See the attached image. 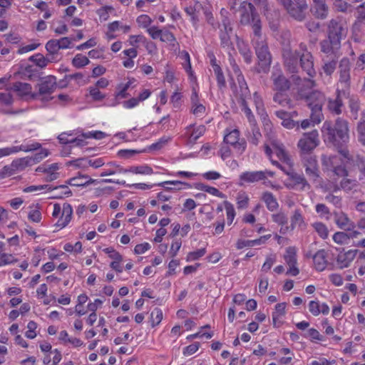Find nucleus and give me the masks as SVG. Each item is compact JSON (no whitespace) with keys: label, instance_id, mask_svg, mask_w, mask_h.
Masks as SVG:
<instances>
[{"label":"nucleus","instance_id":"1","mask_svg":"<svg viewBox=\"0 0 365 365\" xmlns=\"http://www.w3.org/2000/svg\"><path fill=\"white\" fill-rule=\"evenodd\" d=\"M321 131L324 141L336 148H341L349 140V122L341 117L336 118L334 122L325 120Z\"/></svg>","mask_w":365,"mask_h":365},{"label":"nucleus","instance_id":"2","mask_svg":"<svg viewBox=\"0 0 365 365\" xmlns=\"http://www.w3.org/2000/svg\"><path fill=\"white\" fill-rule=\"evenodd\" d=\"M300 98H304L311 110V118L314 123H319L324 119L322 107L325 102V96L319 91H314L309 94L303 96L299 94Z\"/></svg>","mask_w":365,"mask_h":365},{"label":"nucleus","instance_id":"3","mask_svg":"<svg viewBox=\"0 0 365 365\" xmlns=\"http://www.w3.org/2000/svg\"><path fill=\"white\" fill-rule=\"evenodd\" d=\"M252 45L255 50V53L258 58V67L257 71L258 73H267L270 67L272 57L269 51L268 45L266 38H257Z\"/></svg>","mask_w":365,"mask_h":365},{"label":"nucleus","instance_id":"4","mask_svg":"<svg viewBox=\"0 0 365 365\" xmlns=\"http://www.w3.org/2000/svg\"><path fill=\"white\" fill-rule=\"evenodd\" d=\"M57 87L56 78L53 76H47L42 78L36 85L37 92L31 94L33 98H38L42 101H49L53 99L51 95Z\"/></svg>","mask_w":365,"mask_h":365},{"label":"nucleus","instance_id":"5","mask_svg":"<svg viewBox=\"0 0 365 365\" xmlns=\"http://www.w3.org/2000/svg\"><path fill=\"white\" fill-rule=\"evenodd\" d=\"M351 61L347 57L342 58L339 62V87L340 89H345L346 91H349L351 86Z\"/></svg>","mask_w":365,"mask_h":365},{"label":"nucleus","instance_id":"6","mask_svg":"<svg viewBox=\"0 0 365 365\" xmlns=\"http://www.w3.org/2000/svg\"><path fill=\"white\" fill-rule=\"evenodd\" d=\"M319 133L317 130L304 133L297 144L301 156L312 155L311 152L319 145Z\"/></svg>","mask_w":365,"mask_h":365},{"label":"nucleus","instance_id":"7","mask_svg":"<svg viewBox=\"0 0 365 365\" xmlns=\"http://www.w3.org/2000/svg\"><path fill=\"white\" fill-rule=\"evenodd\" d=\"M61 212V216L55 224V226L59 228L65 227L71 221L73 214V209L70 204L64 203L63 207L59 204H55L52 215L57 217Z\"/></svg>","mask_w":365,"mask_h":365},{"label":"nucleus","instance_id":"8","mask_svg":"<svg viewBox=\"0 0 365 365\" xmlns=\"http://www.w3.org/2000/svg\"><path fill=\"white\" fill-rule=\"evenodd\" d=\"M305 172L310 180L314 182L320 178L319 170L317 165V158L314 155H304L301 156Z\"/></svg>","mask_w":365,"mask_h":365},{"label":"nucleus","instance_id":"9","mask_svg":"<svg viewBox=\"0 0 365 365\" xmlns=\"http://www.w3.org/2000/svg\"><path fill=\"white\" fill-rule=\"evenodd\" d=\"M272 90L279 91H288L291 88V81L285 77L282 71L274 68L271 75Z\"/></svg>","mask_w":365,"mask_h":365},{"label":"nucleus","instance_id":"10","mask_svg":"<svg viewBox=\"0 0 365 365\" xmlns=\"http://www.w3.org/2000/svg\"><path fill=\"white\" fill-rule=\"evenodd\" d=\"M349 91L345 89H340L338 87L336 90V98L334 99L329 98L327 101V109L333 115H339L342 113V108L344 103L341 99V96H348Z\"/></svg>","mask_w":365,"mask_h":365},{"label":"nucleus","instance_id":"11","mask_svg":"<svg viewBox=\"0 0 365 365\" xmlns=\"http://www.w3.org/2000/svg\"><path fill=\"white\" fill-rule=\"evenodd\" d=\"M238 12L241 18L240 23L260 22L258 15L255 13L254 6L250 2L244 1L241 4Z\"/></svg>","mask_w":365,"mask_h":365},{"label":"nucleus","instance_id":"12","mask_svg":"<svg viewBox=\"0 0 365 365\" xmlns=\"http://www.w3.org/2000/svg\"><path fill=\"white\" fill-rule=\"evenodd\" d=\"M268 141L269 143L272 146L274 153L277 157L283 163L291 165L292 160L286 151L284 146L282 143H281L274 136L272 135H268Z\"/></svg>","mask_w":365,"mask_h":365},{"label":"nucleus","instance_id":"13","mask_svg":"<svg viewBox=\"0 0 365 365\" xmlns=\"http://www.w3.org/2000/svg\"><path fill=\"white\" fill-rule=\"evenodd\" d=\"M284 259L287 264L289 266V269L287 274L292 276H297L299 273V269L297 267V249L294 247H289L286 249L285 254L284 255Z\"/></svg>","mask_w":365,"mask_h":365},{"label":"nucleus","instance_id":"14","mask_svg":"<svg viewBox=\"0 0 365 365\" xmlns=\"http://www.w3.org/2000/svg\"><path fill=\"white\" fill-rule=\"evenodd\" d=\"M339 57L340 56L336 55H325L323 56L320 74L324 73L326 76L331 77L336 71Z\"/></svg>","mask_w":365,"mask_h":365},{"label":"nucleus","instance_id":"15","mask_svg":"<svg viewBox=\"0 0 365 365\" xmlns=\"http://www.w3.org/2000/svg\"><path fill=\"white\" fill-rule=\"evenodd\" d=\"M274 175V173L270 170L245 172L240 175V179L248 183H253L266 180L267 176L273 177Z\"/></svg>","mask_w":365,"mask_h":365},{"label":"nucleus","instance_id":"16","mask_svg":"<svg viewBox=\"0 0 365 365\" xmlns=\"http://www.w3.org/2000/svg\"><path fill=\"white\" fill-rule=\"evenodd\" d=\"M332 215L334 216V222L339 229L351 231L355 227L354 222L344 212L334 211Z\"/></svg>","mask_w":365,"mask_h":365},{"label":"nucleus","instance_id":"17","mask_svg":"<svg viewBox=\"0 0 365 365\" xmlns=\"http://www.w3.org/2000/svg\"><path fill=\"white\" fill-rule=\"evenodd\" d=\"M224 142L230 144L235 149L243 152L246 148V142L244 140L240 141V131L234 129L224 137Z\"/></svg>","mask_w":365,"mask_h":365},{"label":"nucleus","instance_id":"18","mask_svg":"<svg viewBox=\"0 0 365 365\" xmlns=\"http://www.w3.org/2000/svg\"><path fill=\"white\" fill-rule=\"evenodd\" d=\"M347 34V28L342 24H329L328 29V38L331 41L341 43V39L345 38Z\"/></svg>","mask_w":365,"mask_h":365},{"label":"nucleus","instance_id":"19","mask_svg":"<svg viewBox=\"0 0 365 365\" xmlns=\"http://www.w3.org/2000/svg\"><path fill=\"white\" fill-rule=\"evenodd\" d=\"M300 64L303 71L309 77H314L316 75L314 68V57L310 52L307 51L300 56Z\"/></svg>","mask_w":365,"mask_h":365},{"label":"nucleus","instance_id":"20","mask_svg":"<svg viewBox=\"0 0 365 365\" xmlns=\"http://www.w3.org/2000/svg\"><path fill=\"white\" fill-rule=\"evenodd\" d=\"M41 147V144L38 143H34L30 145H21L20 146H14L11 148H0V158L9 155L12 153H17L19 151H32L38 150Z\"/></svg>","mask_w":365,"mask_h":365},{"label":"nucleus","instance_id":"21","mask_svg":"<svg viewBox=\"0 0 365 365\" xmlns=\"http://www.w3.org/2000/svg\"><path fill=\"white\" fill-rule=\"evenodd\" d=\"M296 4H293L288 9V14L294 18V20L301 21L305 16V11L307 9L306 0L304 1H295Z\"/></svg>","mask_w":365,"mask_h":365},{"label":"nucleus","instance_id":"22","mask_svg":"<svg viewBox=\"0 0 365 365\" xmlns=\"http://www.w3.org/2000/svg\"><path fill=\"white\" fill-rule=\"evenodd\" d=\"M340 48L341 43L335 41V40L332 41L331 39L328 38L320 42L321 51L325 55L341 56V53L339 51Z\"/></svg>","mask_w":365,"mask_h":365},{"label":"nucleus","instance_id":"23","mask_svg":"<svg viewBox=\"0 0 365 365\" xmlns=\"http://www.w3.org/2000/svg\"><path fill=\"white\" fill-rule=\"evenodd\" d=\"M220 29L222 43L227 46L232 45L231 39L234 37L237 38V35L234 34L231 24H220Z\"/></svg>","mask_w":365,"mask_h":365},{"label":"nucleus","instance_id":"24","mask_svg":"<svg viewBox=\"0 0 365 365\" xmlns=\"http://www.w3.org/2000/svg\"><path fill=\"white\" fill-rule=\"evenodd\" d=\"M287 174L289 175V178L293 182L294 187H296L301 191L310 189L311 186L303 175L298 174L297 173Z\"/></svg>","mask_w":365,"mask_h":365},{"label":"nucleus","instance_id":"25","mask_svg":"<svg viewBox=\"0 0 365 365\" xmlns=\"http://www.w3.org/2000/svg\"><path fill=\"white\" fill-rule=\"evenodd\" d=\"M357 250H350L346 252H341L338 255L336 262L339 267L342 269L349 266L350 263L356 257Z\"/></svg>","mask_w":365,"mask_h":365},{"label":"nucleus","instance_id":"26","mask_svg":"<svg viewBox=\"0 0 365 365\" xmlns=\"http://www.w3.org/2000/svg\"><path fill=\"white\" fill-rule=\"evenodd\" d=\"M313 261L314 267L318 271H323L325 269L327 260V252L324 250H320L313 255Z\"/></svg>","mask_w":365,"mask_h":365},{"label":"nucleus","instance_id":"27","mask_svg":"<svg viewBox=\"0 0 365 365\" xmlns=\"http://www.w3.org/2000/svg\"><path fill=\"white\" fill-rule=\"evenodd\" d=\"M285 66L290 73H295L297 71V58L291 51L285 50L283 53Z\"/></svg>","mask_w":365,"mask_h":365},{"label":"nucleus","instance_id":"28","mask_svg":"<svg viewBox=\"0 0 365 365\" xmlns=\"http://www.w3.org/2000/svg\"><path fill=\"white\" fill-rule=\"evenodd\" d=\"M274 91L275 93L273 96L274 102L278 103L282 107L291 108L292 106V102L287 93V91Z\"/></svg>","mask_w":365,"mask_h":365},{"label":"nucleus","instance_id":"29","mask_svg":"<svg viewBox=\"0 0 365 365\" xmlns=\"http://www.w3.org/2000/svg\"><path fill=\"white\" fill-rule=\"evenodd\" d=\"M275 115L282 120V125L286 128L291 129L298 125V122L292 120L291 118V114L288 112L280 110L276 111Z\"/></svg>","mask_w":365,"mask_h":365},{"label":"nucleus","instance_id":"30","mask_svg":"<svg viewBox=\"0 0 365 365\" xmlns=\"http://www.w3.org/2000/svg\"><path fill=\"white\" fill-rule=\"evenodd\" d=\"M245 135L248 141L255 145H257L259 144L262 138V134L257 125L248 127Z\"/></svg>","mask_w":365,"mask_h":365},{"label":"nucleus","instance_id":"31","mask_svg":"<svg viewBox=\"0 0 365 365\" xmlns=\"http://www.w3.org/2000/svg\"><path fill=\"white\" fill-rule=\"evenodd\" d=\"M211 65L212 66L215 75L216 76L218 87L220 89L225 88L226 81L220 66L216 63L215 58L211 59Z\"/></svg>","mask_w":365,"mask_h":365},{"label":"nucleus","instance_id":"32","mask_svg":"<svg viewBox=\"0 0 365 365\" xmlns=\"http://www.w3.org/2000/svg\"><path fill=\"white\" fill-rule=\"evenodd\" d=\"M96 180L90 178L86 175H79L77 177L72 178L67 181V184L72 186L82 187L93 183Z\"/></svg>","mask_w":365,"mask_h":365},{"label":"nucleus","instance_id":"33","mask_svg":"<svg viewBox=\"0 0 365 365\" xmlns=\"http://www.w3.org/2000/svg\"><path fill=\"white\" fill-rule=\"evenodd\" d=\"M262 200L266 204L267 208L271 211L274 212L277 210L279 207V204L277 201V199L273 195V194L270 192H264L262 194Z\"/></svg>","mask_w":365,"mask_h":365},{"label":"nucleus","instance_id":"34","mask_svg":"<svg viewBox=\"0 0 365 365\" xmlns=\"http://www.w3.org/2000/svg\"><path fill=\"white\" fill-rule=\"evenodd\" d=\"M186 14L190 16V20L193 21H199V15L202 11V5L199 2H195L194 5H190L185 9Z\"/></svg>","mask_w":365,"mask_h":365},{"label":"nucleus","instance_id":"35","mask_svg":"<svg viewBox=\"0 0 365 365\" xmlns=\"http://www.w3.org/2000/svg\"><path fill=\"white\" fill-rule=\"evenodd\" d=\"M237 81L240 86V93L238 99L250 98L251 93L243 75L237 76Z\"/></svg>","mask_w":365,"mask_h":365},{"label":"nucleus","instance_id":"36","mask_svg":"<svg viewBox=\"0 0 365 365\" xmlns=\"http://www.w3.org/2000/svg\"><path fill=\"white\" fill-rule=\"evenodd\" d=\"M29 60L41 68L46 67L48 62L57 61L53 56H52V59H49L48 56H43L41 53H36L31 56Z\"/></svg>","mask_w":365,"mask_h":365},{"label":"nucleus","instance_id":"37","mask_svg":"<svg viewBox=\"0 0 365 365\" xmlns=\"http://www.w3.org/2000/svg\"><path fill=\"white\" fill-rule=\"evenodd\" d=\"M12 89L16 91L19 96H25L31 93V86L26 83L16 82L12 86Z\"/></svg>","mask_w":365,"mask_h":365},{"label":"nucleus","instance_id":"38","mask_svg":"<svg viewBox=\"0 0 365 365\" xmlns=\"http://www.w3.org/2000/svg\"><path fill=\"white\" fill-rule=\"evenodd\" d=\"M32 159L29 157L18 158L13 160L12 164L15 172L24 170L26 167L31 165Z\"/></svg>","mask_w":365,"mask_h":365},{"label":"nucleus","instance_id":"39","mask_svg":"<svg viewBox=\"0 0 365 365\" xmlns=\"http://www.w3.org/2000/svg\"><path fill=\"white\" fill-rule=\"evenodd\" d=\"M358 181L353 179L343 178L340 181V187L344 191L349 192L353 190H356L358 187Z\"/></svg>","mask_w":365,"mask_h":365},{"label":"nucleus","instance_id":"40","mask_svg":"<svg viewBox=\"0 0 365 365\" xmlns=\"http://www.w3.org/2000/svg\"><path fill=\"white\" fill-rule=\"evenodd\" d=\"M355 165L359 170V181L365 183V158L357 156L355 160Z\"/></svg>","mask_w":365,"mask_h":365},{"label":"nucleus","instance_id":"41","mask_svg":"<svg viewBox=\"0 0 365 365\" xmlns=\"http://www.w3.org/2000/svg\"><path fill=\"white\" fill-rule=\"evenodd\" d=\"M312 11L315 17L324 19L327 16L329 10L327 4H324L322 6H313Z\"/></svg>","mask_w":365,"mask_h":365},{"label":"nucleus","instance_id":"42","mask_svg":"<svg viewBox=\"0 0 365 365\" xmlns=\"http://www.w3.org/2000/svg\"><path fill=\"white\" fill-rule=\"evenodd\" d=\"M349 107L354 119H357L358 113L360 109V103L358 98L351 96L349 98Z\"/></svg>","mask_w":365,"mask_h":365},{"label":"nucleus","instance_id":"43","mask_svg":"<svg viewBox=\"0 0 365 365\" xmlns=\"http://www.w3.org/2000/svg\"><path fill=\"white\" fill-rule=\"evenodd\" d=\"M286 303H279L275 306V310L272 313V321L275 325L277 321L285 314Z\"/></svg>","mask_w":365,"mask_h":365},{"label":"nucleus","instance_id":"44","mask_svg":"<svg viewBox=\"0 0 365 365\" xmlns=\"http://www.w3.org/2000/svg\"><path fill=\"white\" fill-rule=\"evenodd\" d=\"M56 190H50L49 191H57L58 190H62V192H56L54 193V195L51 197L52 198H62L63 196L68 197L71 195L72 192L71 190L68 188L67 185H61L59 186L55 187Z\"/></svg>","mask_w":365,"mask_h":365},{"label":"nucleus","instance_id":"45","mask_svg":"<svg viewBox=\"0 0 365 365\" xmlns=\"http://www.w3.org/2000/svg\"><path fill=\"white\" fill-rule=\"evenodd\" d=\"M316 212L319 214V217L326 220H329L331 217L330 210L329 207L323 203H319L316 205Z\"/></svg>","mask_w":365,"mask_h":365},{"label":"nucleus","instance_id":"46","mask_svg":"<svg viewBox=\"0 0 365 365\" xmlns=\"http://www.w3.org/2000/svg\"><path fill=\"white\" fill-rule=\"evenodd\" d=\"M46 48L49 53L52 55L56 59V57L55 55L58 54L60 47L58 45V41L57 39H51L47 42L46 44Z\"/></svg>","mask_w":365,"mask_h":365},{"label":"nucleus","instance_id":"47","mask_svg":"<svg viewBox=\"0 0 365 365\" xmlns=\"http://www.w3.org/2000/svg\"><path fill=\"white\" fill-rule=\"evenodd\" d=\"M312 227L318 235L322 238L326 239L329 235L327 227L322 222H314Z\"/></svg>","mask_w":365,"mask_h":365},{"label":"nucleus","instance_id":"48","mask_svg":"<svg viewBox=\"0 0 365 365\" xmlns=\"http://www.w3.org/2000/svg\"><path fill=\"white\" fill-rule=\"evenodd\" d=\"M89 63V59L81 53L76 55L72 61V63L76 68H82L88 65Z\"/></svg>","mask_w":365,"mask_h":365},{"label":"nucleus","instance_id":"49","mask_svg":"<svg viewBox=\"0 0 365 365\" xmlns=\"http://www.w3.org/2000/svg\"><path fill=\"white\" fill-rule=\"evenodd\" d=\"M253 101H254V103L255 105L257 113L259 115L263 116L264 114V111H265L264 108L263 101L257 92H255L253 94Z\"/></svg>","mask_w":365,"mask_h":365},{"label":"nucleus","instance_id":"50","mask_svg":"<svg viewBox=\"0 0 365 365\" xmlns=\"http://www.w3.org/2000/svg\"><path fill=\"white\" fill-rule=\"evenodd\" d=\"M163 319V312L159 308L154 309L150 314V321L153 327L160 324Z\"/></svg>","mask_w":365,"mask_h":365},{"label":"nucleus","instance_id":"51","mask_svg":"<svg viewBox=\"0 0 365 365\" xmlns=\"http://www.w3.org/2000/svg\"><path fill=\"white\" fill-rule=\"evenodd\" d=\"M249 197L245 192H240L237 197V204L238 209H245L248 206Z\"/></svg>","mask_w":365,"mask_h":365},{"label":"nucleus","instance_id":"52","mask_svg":"<svg viewBox=\"0 0 365 365\" xmlns=\"http://www.w3.org/2000/svg\"><path fill=\"white\" fill-rule=\"evenodd\" d=\"M225 207L227 212V223L232 224L235 216V211L233 205L227 201L225 202Z\"/></svg>","mask_w":365,"mask_h":365},{"label":"nucleus","instance_id":"53","mask_svg":"<svg viewBox=\"0 0 365 365\" xmlns=\"http://www.w3.org/2000/svg\"><path fill=\"white\" fill-rule=\"evenodd\" d=\"M56 190V187H52L51 185H31L29 187H25L23 191L24 192H36V191H41L43 190Z\"/></svg>","mask_w":365,"mask_h":365},{"label":"nucleus","instance_id":"54","mask_svg":"<svg viewBox=\"0 0 365 365\" xmlns=\"http://www.w3.org/2000/svg\"><path fill=\"white\" fill-rule=\"evenodd\" d=\"M66 80L69 81L75 80L78 84H86L85 76L82 73H76L73 74L67 75L65 77Z\"/></svg>","mask_w":365,"mask_h":365},{"label":"nucleus","instance_id":"55","mask_svg":"<svg viewBox=\"0 0 365 365\" xmlns=\"http://www.w3.org/2000/svg\"><path fill=\"white\" fill-rule=\"evenodd\" d=\"M291 222L292 226H301L304 224V218L301 212L299 210H296L291 218Z\"/></svg>","mask_w":365,"mask_h":365},{"label":"nucleus","instance_id":"56","mask_svg":"<svg viewBox=\"0 0 365 365\" xmlns=\"http://www.w3.org/2000/svg\"><path fill=\"white\" fill-rule=\"evenodd\" d=\"M349 239H350V236L344 232H337L333 235L334 241L339 245L346 243Z\"/></svg>","mask_w":365,"mask_h":365},{"label":"nucleus","instance_id":"57","mask_svg":"<svg viewBox=\"0 0 365 365\" xmlns=\"http://www.w3.org/2000/svg\"><path fill=\"white\" fill-rule=\"evenodd\" d=\"M205 131L204 125H200L195 128L190 135V141L195 142L200 136H202Z\"/></svg>","mask_w":365,"mask_h":365},{"label":"nucleus","instance_id":"58","mask_svg":"<svg viewBox=\"0 0 365 365\" xmlns=\"http://www.w3.org/2000/svg\"><path fill=\"white\" fill-rule=\"evenodd\" d=\"M16 172L14 170V168L13 167L12 163L10 165H5L1 170H0V179H4L6 177L11 176L14 174H15Z\"/></svg>","mask_w":365,"mask_h":365},{"label":"nucleus","instance_id":"59","mask_svg":"<svg viewBox=\"0 0 365 365\" xmlns=\"http://www.w3.org/2000/svg\"><path fill=\"white\" fill-rule=\"evenodd\" d=\"M238 46L240 52L243 56L245 62L247 63H250L252 58L251 51L245 45L243 46H241L239 44Z\"/></svg>","mask_w":365,"mask_h":365},{"label":"nucleus","instance_id":"60","mask_svg":"<svg viewBox=\"0 0 365 365\" xmlns=\"http://www.w3.org/2000/svg\"><path fill=\"white\" fill-rule=\"evenodd\" d=\"M206 253L205 248L199 249L197 251L190 252L188 253L187 259L188 261H194L198 259L200 257L205 255Z\"/></svg>","mask_w":365,"mask_h":365},{"label":"nucleus","instance_id":"61","mask_svg":"<svg viewBox=\"0 0 365 365\" xmlns=\"http://www.w3.org/2000/svg\"><path fill=\"white\" fill-rule=\"evenodd\" d=\"M66 165L79 168H86L88 167L86 158H78L74 160H71L68 161Z\"/></svg>","mask_w":365,"mask_h":365},{"label":"nucleus","instance_id":"62","mask_svg":"<svg viewBox=\"0 0 365 365\" xmlns=\"http://www.w3.org/2000/svg\"><path fill=\"white\" fill-rule=\"evenodd\" d=\"M200 347V343L199 342H195L183 349V355L184 356H190L193 354H195Z\"/></svg>","mask_w":365,"mask_h":365},{"label":"nucleus","instance_id":"63","mask_svg":"<svg viewBox=\"0 0 365 365\" xmlns=\"http://www.w3.org/2000/svg\"><path fill=\"white\" fill-rule=\"evenodd\" d=\"M272 220L278 225H284L287 223V218L282 212L274 214L272 216Z\"/></svg>","mask_w":365,"mask_h":365},{"label":"nucleus","instance_id":"64","mask_svg":"<svg viewBox=\"0 0 365 365\" xmlns=\"http://www.w3.org/2000/svg\"><path fill=\"white\" fill-rule=\"evenodd\" d=\"M354 15L356 17L358 21L359 22L365 20L364 4H361L356 8Z\"/></svg>","mask_w":365,"mask_h":365}]
</instances>
